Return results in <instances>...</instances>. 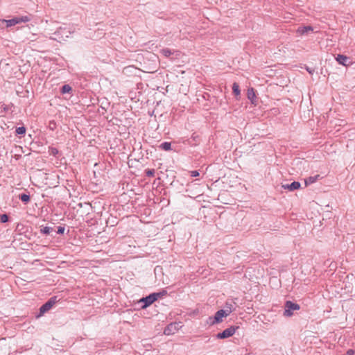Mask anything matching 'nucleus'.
I'll use <instances>...</instances> for the list:
<instances>
[{"instance_id": "f257e3e1", "label": "nucleus", "mask_w": 355, "mask_h": 355, "mask_svg": "<svg viewBox=\"0 0 355 355\" xmlns=\"http://www.w3.org/2000/svg\"><path fill=\"white\" fill-rule=\"evenodd\" d=\"M166 293V291H163L162 293H154L146 297L143 298L141 302H144V304L143 305V308H146L150 304H152L154 302H155L158 297H161L162 295H164Z\"/></svg>"}, {"instance_id": "f03ea898", "label": "nucleus", "mask_w": 355, "mask_h": 355, "mask_svg": "<svg viewBox=\"0 0 355 355\" xmlns=\"http://www.w3.org/2000/svg\"><path fill=\"white\" fill-rule=\"evenodd\" d=\"M29 20L28 17H16L11 19H2L1 24H6V27H11L21 22H26Z\"/></svg>"}, {"instance_id": "7ed1b4c3", "label": "nucleus", "mask_w": 355, "mask_h": 355, "mask_svg": "<svg viewBox=\"0 0 355 355\" xmlns=\"http://www.w3.org/2000/svg\"><path fill=\"white\" fill-rule=\"evenodd\" d=\"M232 311V309L230 308L229 310H219L218 311L214 316L213 321L211 322V324H214L216 323H220L223 321V318L227 317L231 312Z\"/></svg>"}, {"instance_id": "20e7f679", "label": "nucleus", "mask_w": 355, "mask_h": 355, "mask_svg": "<svg viewBox=\"0 0 355 355\" xmlns=\"http://www.w3.org/2000/svg\"><path fill=\"white\" fill-rule=\"evenodd\" d=\"M238 329H239V327L232 326V327L225 329L223 332L218 333L216 335V338L218 339H225V338H230L235 334L236 331Z\"/></svg>"}, {"instance_id": "39448f33", "label": "nucleus", "mask_w": 355, "mask_h": 355, "mask_svg": "<svg viewBox=\"0 0 355 355\" xmlns=\"http://www.w3.org/2000/svg\"><path fill=\"white\" fill-rule=\"evenodd\" d=\"M300 309V306L297 304L293 303L291 301H287L285 304L284 315L290 317L293 315L292 311Z\"/></svg>"}, {"instance_id": "423d86ee", "label": "nucleus", "mask_w": 355, "mask_h": 355, "mask_svg": "<svg viewBox=\"0 0 355 355\" xmlns=\"http://www.w3.org/2000/svg\"><path fill=\"white\" fill-rule=\"evenodd\" d=\"M247 97L250 101L251 103L256 106L257 105V98L256 91L254 88L250 87L248 89Z\"/></svg>"}, {"instance_id": "0eeeda50", "label": "nucleus", "mask_w": 355, "mask_h": 355, "mask_svg": "<svg viewBox=\"0 0 355 355\" xmlns=\"http://www.w3.org/2000/svg\"><path fill=\"white\" fill-rule=\"evenodd\" d=\"M177 324H170L164 329V334L171 335L175 333V330L177 329Z\"/></svg>"}, {"instance_id": "6e6552de", "label": "nucleus", "mask_w": 355, "mask_h": 355, "mask_svg": "<svg viewBox=\"0 0 355 355\" xmlns=\"http://www.w3.org/2000/svg\"><path fill=\"white\" fill-rule=\"evenodd\" d=\"M284 189H287L290 191L298 189L300 187V183L298 182H293L290 184L283 185Z\"/></svg>"}, {"instance_id": "1a4fd4ad", "label": "nucleus", "mask_w": 355, "mask_h": 355, "mask_svg": "<svg viewBox=\"0 0 355 355\" xmlns=\"http://www.w3.org/2000/svg\"><path fill=\"white\" fill-rule=\"evenodd\" d=\"M58 301L59 300H58L56 296L51 297L47 302H46V311L51 309Z\"/></svg>"}, {"instance_id": "9d476101", "label": "nucleus", "mask_w": 355, "mask_h": 355, "mask_svg": "<svg viewBox=\"0 0 355 355\" xmlns=\"http://www.w3.org/2000/svg\"><path fill=\"white\" fill-rule=\"evenodd\" d=\"M336 61L344 66H347L348 64L347 63V61L348 60V58L346 55H338L336 58Z\"/></svg>"}, {"instance_id": "9b49d317", "label": "nucleus", "mask_w": 355, "mask_h": 355, "mask_svg": "<svg viewBox=\"0 0 355 355\" xmlns=\"http://www.w3.org/2000/svg\"><path fill=\"white\" fill-rule=\"evenodd\" d=\"M312 30L313 29L311 26H304V27L298 28L297 32L300 35H303V34L307 33L308 31H310Z\"/></svg>"}, {"instance_id": "f8f14e48", "label": "nucleus", "mask_w": 355, "mask_h": 355, "mask_svg": "<svg viewBox=\"0 0 355 355\" xmlns=\"http://www.w3.org/2000/svg\"><path fill=\"white\" fill-rule=\"evenodd\" d=\"M233 93L235 96H239L241 94V91L239 89V85L236 83H234L232 85Z\"/></svg>"}, {"instance_id": "ddd939ff", "label": "nucleus", "mask_w": 355, "mask_h": 355, "mask_svg": "<svg viewBox=\"0 0 355 355\" xmlns=\"http://www.w3.org/2000/svg\"><path fill=\"white\" fill-rule=\"evenodd\" d=\"M161 53L165 57H169L173 54L171 49L165 48L161 50Z\"/></svg>"}, {"instance_id": "4468645a", "label": "nucleus", "mask_w": 355, "mask_h": 355, "mask_svg": "<svg viewBox=\"0 0 355 355\" xmlns=\"http://www.w3.org/2000/svg\"><path fill=\"white\" fill-rule=\"evenodd\" d=\"M160 148L164 150H170L171 148V144L170 142H164L160 145Z\"/></svg>"}, {"instance_id": "2eb2a0df", "label": "nucleus", "mask_w": 355, "mask_h": 355, "mask_svg": "<svg viewBox=\"0 0 355 355\" xmlns=\"http://www.w3.org/2000/svg\"><path fill=\"white\" fill-rule=\"evenodd\" d=\"M19 199L24 202H28L30 200V196L28 194L23 193L19 195Z\"/></svg>"}, {"instance_id": "dca6fc26", "label": "nucleus", "mask_w": 355, "mask_h": 355, "mask_svg": "<svg viewBox=\"0 0 355 355\" xmlns=\"http://www.w3.org/2000/svg\"><path fill=\"white\" fill-rule=\"evenodd\" d=\"M71 91V87L69 85H64V86H62L61 90L62 94L69 93Z\"/></svg>"}, {"instance_id": "f3484780", "label": "nucleus", "mask_w": 355, "mask_h": 355, "mask_svg": "<svg viewBox=\"0 0 355 355\" xmlns=\"http://www.w3.org/2000/svg\"><path fill=\"white\" fill-rule=\"evenodd\" d=\"M26 132V128L23 126L21 127H18L17 129H16V133L17 135H24Z\"/></svg>"}, {"instance_id": "a211bd4d", "label": "nucleus", "mask_w": 355, "mask_h": 355, "mask_svg": "<svg viewBox=\"0 0 355 355\" xmlns=\"http://www.w3.org/2000/svg\"><path fill=\"white\" fill-rule=\"evenodd\" d=\"M8 220V216L6 214H2L0 216V221L1 223H6Z\"/></svg>"}, {"instance_id": "6ab92c4d", "label": "nucleus", "mask_w": 355, "mask_h": 355, "mask_svg": "<svg viewBox=\"0 0 355 355\" xmlns=\"http://www.w3.org/2000/svg\"><path fill=\"white\" fill-rule=\"evenodd\" d=\"M44 314V304L42 305L40 308V314L37 316V318Z\"/></svg>"}, {"instance_id": "aec40b11", "label": "nucleus", "mask_w": 355, "mask_h": 355, "mask_svg": "<svg viewBox=\"0 0 355 355\" xmlns=\"http://www.w3.org/2000/svg\"><path fill=\"white\" fill-rule=\"evenodd\" d=\"M58 234H63L64 232V228L63 227H58V230L55 231Z\"/></svg>"}, {"instance_id": "412c9836", "label": "nucleus", "mask_w": 355, "mask_h": 355, "mask_svg": "<svg viewBox=\"0 0 355 355\" xmlns=\"http://www.w3.org/2000/svg\"><path fill=\"white\" fill-rule=\"evenodd\" d=\"M315 181V178H309V180H306V184H308L309 183H313Z\"/></svg>"}, {"instance_id": "4be33fe9", "label": "nucleus", "mask_w": 355, "mask_h": 355, "mask_svg": "<svg viewBox=\"0 0 355 355\" xmlns=\"http://www.w3.org/2000/svg\"><path fill=\"white\" fill-rule=\"evenodd\" d=\"M191 175L192 177H197L199 175V173L197 171H191Z\"/></svg>"}, {"instance_id": "5701e85b", "label": "nucleus", "mask_w": 355, "mask_h": 355, "mask_svg": "<svg viewBox=\"0 0 355 355\" xmlns=\"http://www.w3.org/2000/svg\"><path fill=\"white\" fill-rule=\"evenodd\" d=\"M50 151H51V153L54 155H56L58 153V150L55 149V148H51L50 150Z\"/></svg>"}, {"instance_id": "b1692460", "label": "nucleus", "mask_w": 355, "mask_h": 355, "mask_svg": "<svg viewBox=\"0 0 355 355\" xmlns=\"http://www.w3.org/2000/svg\"><path fill=\"white\" fill-rule=\"evenodd\" d=\"M53 231V229L51 227H46L45 232L46 234H49Z\"/></svg>"}, {"instance_id": "393cba45", "label": "nucleus", "mask_w": 355, "mask_h": 355, "mask_svg": "<svg viewBox=\"0 0 355 355\" xmlns=\"http://www.w3.org/2000/svg\"><path fill=\"white\" fill-rule=\"evenodd\" d=\"M354 354V351L353 349H349L347 352V355H353Z\"/></svg>"}, {"instance_id": "a878e982", "label": "nucleus", "mask_w": 355, "mask_h": 355, "mask_svg": "<svg viewBox=\"0 0 355 355\" xmlns=\"http://www.w3.org/2000/svg\"><path fill=\"white\" fill-rule=\"evenodd\" d=\"M147 174L148 175H153L154 173L153 171H149L147 172Z\"/></svg>"}, {"instance_id": "bb28decb", "label": "nucleus", "mask_w": 355, "mask_h": 355, "mask_svg": "<svg viewBox=\"0 0 355 355\" xmlns=\"http://www.w3.org/2000/svg\"><path fill=\"white\" fill-rule=\"evenodd\" d=\"M40 231H41L42 232L44 233V229L41 228V229H40Z\"/></svg>"}]
</instances>
